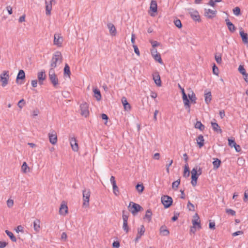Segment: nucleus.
Masks as SVG:
<instances>
[{
  "mask_svg": "<svg viewBox=\"0 0 248 248\" xmlns=\"http://www.w3.org/2000/svg\"><path fill=\"white\" fill-rule=\"evenodd\" d=\"M62 61V56L60 51H56L53 55L51 60V67L52 68L56 67L59 65Z\"/></svg>",
  "mask_w": 248,
  "mask_h": 248,
  "instance_id": "obj_1",
  "label": "nucleus"
},
{
  "mask_svg": "<svg viewBox=\"0 0 248 248\" xmlns=\"http://www.w3.org/2000/svg\"><path fill=\"white\" fill-rule=\"evenodd\" d=\"M63 38L60 33H55L54 35L53 45L58 47L62 46Z\"/></svg>",
  "mask_w": 248,
  "mask_h": 248,
  "instance_id": "obj_2",
  "label": "nucleus"
},
{
  "mask_svg": "<svg viewBox=\"0 0 248 248\" xmlns=\"http://www.w3.org/2000/svg\"><path fill=\"white\" fill-rule=\"evenodd\" d=\"M91 192L89 189H84L82 191L83 195V206L88 207L89 205V200L90 197Z\"/></svg>",
  "mask_w": 248,
  "mask_h": 248,
  "instance_id": "obj_3",
  "label": "nucleus"
},
{
  "mask_svg": "<svg viewBox=\"0 0 248 248\" xmlns=\"http://www.w3.org/2000/svg\"><path fill=\"white\" fill-rule=\"evenodd\" d=\"M188 11L189 14L194 21L198 22H201V17L198 11L193 8L188 9Z\"/></svg>",
  "mask_w": 248,
  "mask_h": 248,
  "instance_id": "obj_4",
  "label": "nucleus"
},
{
  "mask_svg": "<svg viewBox=\"0 0 248 248\" xmlns=\"http://www.w3.org/2000/svg\"><path fill=\"white\" fill-rule=\"evenodd\" d=\"M128 207L130 208V211L133 215H135L139 211L142 209V207L139 204L132 202H130Z\"/></svg>",
  "mask_w": 248,
  "mask_h": 248,
  "instance_id": "obj_5",
  "label": "nucleus"
},
{
  "mask_svg": "<svg viewBox=\"0 0 248 248\" xmlns=\"http://www.w3.org/2000/svg\"><path fill=\"white\" fill-rule=\"evenodd\" d=\"M161 202L166 208L170 206L172 203V199L170 196L164 195L161 198Z\"/></svg>",
  "mask_w": 248,
  "mask_h": 248,
  "instance_id": "obj_6",
  "label": "nucleus"
},
{
  "mask_svg": "<svg viewBox=\"0 0 248 248\" xmlns=\"http://www.w3.org/2000/svg\"><path fill=\"white\" fill-rule=\"evenodd\" d=\"M81 115L87 117L89 114V106L87 103L84 102L80 105Z\"/></svg>",
  "mask_w": 248,
  "mask_h": 248,
  "instance_id": "obj_7",
  "label": "nucleus"
},
{
  "mask_svg": "<svg viewBox=\"0 0 248 248\" xmlns=\"http://www.w3.org/2000/svg\"><path fill=\"white\" fill-rule=\"evenodd\" d=\"M55 3L54 0H50L49 2L45 1L46 14V16H50L51 15L52 4Z\"/></svg>",
  "mask_w": 248,
  "mask_h": 248,
  "instance_id": "obj_8",
  "label": "nucleus"
},
{
  "mask_svg": "<svg viewBox=\"0 0 248 248\" xmlns=\"http://www.w3.org/2000/svg\"><path fill=\"white\" fill-rule=\"evenodd\" d=\"M217 13V12L216 10H213L210 9H205L204 15L208 19H212L216 16Z\"/></svg>",
  "mask_w": 248,
  "mask_h": 248,
  "instance_id": "obj_9",
  "label": "nucleus"
},
{
  "mask_svg": "<svg viewBox=\"0 0 248 248\" xmlns=\"http://www.w3.org/2000/svg\"><path fill=\"white\" fill-rule=\"evenodd\" d=\"M157 5L156 1L155 0H152L150 6V15L152 16H155V13L157 12Z\"/></svg>",
  "mask_w": 248,
  "mask_h": 248,
  "instance_id": "obj_10",
  "label": "nucleus"
},
{
  "mask_svg": "<svg viewBox=\"0 0 248 248\" xmlns=\"http://www.w3.org/2000/svg\"><path fill=\"white\" fill-rule=\"evenodd\" d=\"M69 140L73 151L74 152L78 151V145L76 138L75 137H70Z\"/></svg>",
  "mask_w": 248,
  "mask_h": 248,
  "instance_id": "obj_11",
  "label": "nucleus"
},
{
  "mask_svg": "<svg viewBox=\"0 0 248 248\" xmlns=\"http://www.w3.org/2000/svg\"><path fill=\"white\" fill-rule=\"evenodd\" d=\"M191 183L193 186H195L197 185V180L199 177V175L197 174V170L196 169H192L191 171Z\"/></svg>",
  "mask_w": 248,
  "mask_h": 248,
  "instance_id": "obj_12",
  "label": "nucleus"
},
{
  "mask_svg": "<svg viewBox=\"0 0 248 248\" xmlns=\"http://www.w3.org/2000/svg\"><path fill=\"white\" fill-rule=\"evenodd\" d=\"M48 138L49 141L52 144L54 145L57 143V136L54 131H52L51 133H49Z\"/></svg>",
  "mask_w": 248,
  "mask_h": 248,
  "instance_id": "obj_13",
  "label": "nucleus"
},
{
  "mask_svg": "<svg viewBox=\"0 0 248 248\" xmlns=\"http://www.w3.org/2000/svg\"><path fill=\"white\" fill-rule=\"evenodd\" d=\"M145 229L143 225L140 226L138 229V233L135 238V241L138 242L141 237L144 234Z\"/></svg>",
  "mask_w": 248,
  "mask_h": 248,
  "instance_id": "obj_14",
  "label": "nucleus"
},
{
  "mask_svg": "<svg viewBox=\"0 0 248 248\" xmlns=\"http://www.w3.org/2000/svg\"><path fill=\"white\" fill-rule=\"evenodd\" d=\"M68 212V207L64 202H62L61 204L59 210L60 214L62 215H65Z\"/></svg>",
  "mask_w": 248,
  "mask_h": 248,
  "instance_id": "obj_15",
  "label": "nucleus"
},
{
  "mask_svg": "<svg viewBox=\"0 0 248 248\" xmlns=\"http://www.w3.org/2000/svg\"><path fill=\"white\" fill-rule=\"evenodd\" d=\"M107 27L109 30L110 34L112 36H116L117 31L114 25L111 23H109L107 24Z\"/></svg>",
  "mask_w": 248,
  "mask_h": 248,
  "instance_id": "obj_16",
  "label": "nucleus"
},
{
  "mask_svg": "<svg viewBox=\"0 0 248 248\" xmlns=\"http://www.w3.org/2000/svg\"><path fill=\"white\" fill-rule=\"evenodd\" d=\"M204 100L206 104H209L212 100V94L211 92L210 91H208L207 90H206L204 91Z\"/></svg>",
  "mask_w": 248,
  "mask_h": 248,
  "instance_id": "obj_17",
  "label": "nucleus"
},
{
  "mask_svg": "<svg viewBox=\"0 0 248 248\" xmlns=\"http://www.w3.org/2000/svg\"><path fill=\"white\" fill-rule=\"evenodd\" d=\"M240 35L242 38V42L247 45H248V35L247 33L244 32L242 29L240 30Z\"/></svg>",
  "mask_w": 248,
  "mask_h": 248,
  "instance_id": "obj_18",
  "label": "nucleus"
},
{
  "mask_svg": "<svg viewBox=\"0 0 248 248\" xmlns=\"http://www.w3.org/2000/svg\"><path fill=\"white\" fill-rule=\"evenodd\" d=\"M182 98L183 100V103L184 104V106L186 109H187V108H189L190 107L189 100L187 98V96L185 92L183 93V95H182Z\"/></svg>",
  "mask_w": 248,
  "mask_h": 248,
  "instance_id": "obj_19",
  "label": "nucleus"
},
{
  "mask_svg": "<svg viewBox=\"0 0 248 248\" xmlns=\"http://www.w3.org/2000/svg\"><path fill=\"white\" fill-rule=\"evenodd\" d=\"M121 101L124 109L127 111L129 110L131 108V107L130 105L128 103L126 98L125 97H123Z\"/></svg>",
  "mask_w": 248,
  "mask_h": 248,
  "instance_id": "obj_20",
  "label": "nucleus"
},
{
  "mask_svg": "<svg viewBox=\"0 0 248 248\" xmlns=\"http://www.w3.org/2000/svg\"><path fill=\"white\" fill-rule=\"evenodd\" d=\"M225 21L226 22V24L229 30L232 32H234L236 30V28L235 27L234 25L230 22L229 19H226Z\"/></svg>",
  "mask_w": 248,
  "mask_h": 248,
  "instance_id": "obj_21",
  "label": "nucleus"
},
{
  "mask_svg": "<svg viewBox=\"0 0 248 248\" xmlns=\"http://www.w3.org/2000/svg\"><path fill=\"white\" fill-rule=\"evenodd\" d=\"M211 124L212 127L214 131L219 133H222V130L217 123L212 122Z\"/></svg>",
  "mask_w": 248,
  "mask_h": 248,
  "instance_id": "obj_22",
  "label": "nucleus"
},
{
  "mask_svg": "<svg viewBox=\"0 0 248 248\" xmlns=\"http://www.w3.org/2000/svg\"><path fill=\"white\" fill-rule=\"evenodd\" d=\"M194 217H197V219H195L192 220V224L193 225V228H195L196 226H197L198 228H201V226L200 225V221L199 220V217L197 214H196L194 216Z\"/></svg>",
  "mask_w": 248,
  "mask_h": 248,
  "instance_id": "obj_23",
  "label": "nucleus"
},
{
  "mask_svg": "<svg viewBox=\"0 0 248 248\" xmlns=\"http://www.w3.org/2000/svg\"><path fill=\"white\" fill-rule=\"evenodd\" d=\"M196 141L200 148H202L204 145V138L202 135H199L196 139Z\"/></svg>",
  "mask_w": 248,
  "mask_h": 248,
  "instance_id": "obj_24",
  "label": "nucleus"
},
{
  "mask_svg": "<svg viewBox=\"0 0 248 248\" xmlns=\"http://www.w3.org/2000/svg\"><path fill=\"white\" fill-rule=\"evenodd\" d=\"M160 233L163 236H167L169 234V231L165 226H162L160 228Z\"/></svg>",
  "mask_w": 248,
  "mask_h": 248,
  "instance_id": "obj_25",
  "label": "nucleus"
},
{
  "mask_svg": "<svg viewBox=\"0 0 248 248\" xmlns=\"http://www.w3.org/2000/svg\"><path fill=\"white\" fill-rule=\"evenodd\" d=\"M213 159V165L214 169H217L220 166L221 161L217 158H214Z\"/></svg>",
  "mask_w": 248,
  "mask_h": 248,
  "instance_id": "obj_26",
  "label": "nucleus"
},
{
  "mask_svg": "<svg viewBox=\"0 0 248 248\" xmlns=\"http://www.w3.org/2000/svg\"><path fill=\"white\" fill-rule=\"evenodd\" d=\"M40 220L36 219L33 221V228L35 232H38L40 230Z\"/></svg>",
  "mask_w": 248,
  "mask_h": 248,
  "instance_id": "obj_27",
  "label": "nucleus"
},
{
  "mask_svg": "<svg viewBox=\"0 0 248 248\" xmlns=\"http://www.w3.org/2000/svg\"><path fill=\"white\" fill-rule=\"evenodd\" d=\"M71 72L69 65L66 63L64 68V76L67 77H70Z\"/></svg>",
  "mask_w": 248,
  "mask_h": 248,
  "instance_id": "obj_28",
  "label": "nucleus"
},
{
  "mask_svg": "<svg viewBox=\"0 0 248 248\" xmlns=\"http://www.w3.org/2000/svg\"><path fill=\"white\" fill-rule=\"evenodd\" d=\"M195 127L202 131H203L205 129V126L200 121H197L195 124Z\"/></svg>",
  "mask_w": 248,
  "mask_h": 248,
  "instance_id": "obj_29",
  "label": "nucleus"
},
{
  "mask_svg": "<svg viewBox=\"0 0 248 248\" xmlns=\"http://www.w3.org/2000/svg\"><path fill=\"white\" fill-rule=\"evenodd\" d=\"M93 92L94 94V97L97 100H100L101 98V95L100 91L97 89L94 88L93 90Z\"/></svg>",
  "mask_w": 248,
  "mask_h": 248,
  "instance_id": "obj_30",
  "label": "nucleus"
},
{
  "mask_svg": "<svg viewBox=\"0 0 248 248\" xmlns=\"http://www.w3.org/2000/svg\"><path fill=\"white\" fill-rule=\"evenodd\" d=\"M190 171L189 170V167L188 164L186 163L185 166L184 171L183 173V176L185 177H187L189 176Z\"/></svg>",
  "mask_w": 248,
  "mask_h": 248,
  "instance_id": "obj_31",
  "label": "nucleus"
},
{
  "mask_svg": "<svg viewBox=\"0 0 248 248\" xmlns=\"http://www.w3.org/2000/svg\"><path fill=\"white\" fill-rule=\"evenodd\" d=\"M152 216V212L150 209H148L146 211L145 215L144 216V218L147 219L148 221L149 222L151 220Z\"/></svg>",
  "mask_w": 248,
  "mask_h": 248,
  "instance_id": "obj_32",
  "label": "nucleus"
},
{
  "mask_svg": "<svg viewBox=\"0 0 248 248\" xmlns=\"http://www.w3.org/2000/svg\"><path fill=\"white\" fill-rule=\"evenodd\" d=\"M155 60L157 62H158L160 64H163V62L162 60L160 54L159 53H158L157 54L155 55L152 56Z\"/></svg>",
  "mask_w": 248,
  "mask_h": 248,
  "instance_id": "obj_33",
  "label": "nucleus"
},
{
  "mask_svg": "<svg viewBox=\"0 0 248 248\" xmlns=\"http://www.w3.org/2000/svg\"><path fill=\"white\" fill-rule=\"evenodd\" d=\"M5 233L10 237V238L13 242L16 241V238L11 232H10L8 230H6Z\"/></svg>",
  "mask_w": 248,
  "mask_h": 248,
  "instance_id": "obj_34",
  "label": "nucleus"
},
{
  "mask_svg": "<svg viewBox=\"0 0 248 248\" xmlns=\"http://www.w3.org/2000/svg\"><path fill=\"white\" fill-rule=\"evenodd\" d=\"M21 170L24 173H26L28 171H29L30 168L28 166L26 162H24L21 167Z\"/></svg>",
  "mask_w": 248,
  "mask_h": 248,
  "instance_id": "obj_35",
  "label": "nucleus"
},
{
  "mask_svg": "<svg viewBox=\"0 0 248 248\" xmlns=\"http://www.w3.org/2000/svg\"><path fill=\"white\" fill-rule=\"evenodd\" d=\"M188 97L191 102H193L194 103H196V101L197 100V97L196 96L195 94L192 92L191 94H188Z\"/></svg>",
  "mask_w": 248,
  "mask_h": 248,
  "instance_id": "obj_36",
  "label": "nucleus"
},
{
  "mask_svg": "<svg viewBox=\"0 0 248 248\" xmlns=\"http://www.w3.org/2000/svg\"><path fill=\"white\" fill-rule=\"evenodd\" d=\"M239 72L242 74L243 76L247 77L246 74V70L243 65H239L238 67Z\"/></svg>",
  "mask_w": 248,
  "mask_h": 248,
  "instance_id": "obj_37",
  "label": "nucleus"
},
{
  "mask_svg": "<svg viewBox=\"0 0 248 248\" xmlns=\"http://www.w3.org/2000/svg\"><path fill=\"white\" fill-rule=\"evenodd\" d=\"M180 183V179H178L174 182H173L172 184V187L173 189L176 190L178 187Z\"/></svg>",
  "mask_w": 248,
  "mask_h": 248,
  "instance_id": "obj_38",
  "label": "nucleus"
},
{
  "mask_svg": "<svg viewBox=\"0 0 248 248\" xmlns=\"http://www.w3.org/2000/svg\"><path fill=\"white\" fill-rule=\"evenodd\" d=\"M11 76V75H10L9 71L5 70L0 75V78H6Z\"/></svg>",
  "mask_w": 248,
  "mask_h": 248,
  "instance_id": "obj_39",
  "label": "nucleus"
},
{
  "mask_svg": "<svg viewBox=\"0 0 248 248\" xmlns=\"http://www.w3.org/2000/svg\"><path fill=\"white\" fill-rule=\"evenodd\" d=\"M144 187L142 184H138L136 186V189L138 192L141 193L144 190Z\"/></svg>",
  "mask_w": 248,
  "mask_h": 248,
  "instance_id": "obj_40",
  "label": "nucleus"
},
{
  "mask_svg": "<svg viewBox=\"0 0 248 248\" xmlns=\"http://www.w3.org/2000/svg\"><path fill=\"white\" fill-rule=\"evenodd\" d=\"M173 22H174V25L179 29H181L182 28V25L180 20H179V19L174 20Z\"/></svg>",
  "mask_w": 248,
  "mask_h": 248,
  "instance_id": "obj_41",
  "label": "nucleus"
},
{
  "mask_svg": "<svg viewBox=\"0 0 248 248\" xmlns=\"http://www.w3.org/2000/svg\"><path fill=\"white\" fill-rule=\"evenodd\" d=\"M112 187H113V191L114 194L115 195L117 196L119 193V188H118V186H117L116 184L113 185Z\"/></svg>",
  "mask_w": 248,
  "mask_h": 248,
  "instance_id": "obj_42",
  "label": "nucleus"
},
{
  "mask_svg": "<svg viewBox=\"0 0 248 248\" xmlns=\"http://www.w3.org/2000/svg\"><path fill=\"white\" fill-rule=\"evenodd\" d=\"M123 229L126 233L129 231V228L127 225V221H123Z\"/></svg>",
  "mask_w": 248,
  "mask_h": 248,
  "instance_id": "obj_43",
  "label": "nucleus"
},
{
  "mask_svg": "<svg viewBox=\"0 0 248 248\" xmlns=\"http://www.w3.org/2000/svg\"><path fill=\"white\" fill-rule=\"evenodd\" d=\"M222 0H210L209 1L208 4L212 7H215L216 2H221Z\"/></svg>",
  "mask_w": 248,
  "mask_h": 248,
  "instance_id": "obj_44",
  "label": "nucleus"
},
{
  "mask_svg": "<svg viewBox=\"0 0 248 248\" xmlns=\"http://www.w3.org/2000/svg\"><path fill=\"white\" fill-rule=\"evenodd\" d=\"M233 13L235 16H239L241 14L240 9L238 7H236L233 9Z\"/></svg>",
  "mask_w": 248,
  "mask_h": 248,
  "instance_id": "obj_45",
  "label": "nucleus"
},
{
  "mask_svg": "<svg viewBox=\"0 0 248 248\" xmlns=\"http://www.w3.org/2000/svg\"><path fill=\"white\" fill-rule=\"evenodd\" d=\"M25 101L22 99L18 102L17 106L19 108H22L25 106Z\"/></svg>",
  "mask_w": 248,
  "mask_h": 248,
  "instance_id": "obj_46",
  "label": "nucleus"
},
{
  "mask_svg": "<svg viewBox=\"0 0 248 248\" xmlns=\"http://www.w3.org/2000/svg\"><path fill=\"white\" fill-rule=\"evenodd\" d=\"M187 207L189 211H194L195 210L194 205L192 203H191L190 201L188 202Z\"/></svg>",
  "mask_w": 248,
  "mask_h": 248,
  "instance_id": "obj_47",
  "label": "nucleus"
},
{
  "mask_svg": "<svg viewBox=\"0 0 248 248\" xmlns=\"http://www.w3.org/2000/svg\"><path fill=\"white\" fill-rule=\"evenodd\" d=\"M150 42L153 48H155L160 45V43L156 41L150 40Z\"/></svg>",
  "mask_w": 248,
  "mask_h": 248,
  "instance_id": "obj_48",
  "label": "nucleus"
},
{
  "mask_svg": "<svg viewBox=\"0 0 248 248\" xmlns=\"http://www.w3.org/2000/svg\"><path fill=\"white\" fill-rule=\"evenodd\" d=\"M236 144L234 140L231 139H228V144L230 147H233Z\"/></svg>",
  "mask_w": 248,
  "mask_h": 248,
  "instance_id": "obj_49",
  "label": "nucleus"
},
{
  "mask_svg": "<svg viewBox=\"0 0 248 248\" xmlns=\"http://www.w3.org/2000/svg\"><path fill=\"white\" fill-rule=\"evenodd\" d=\"M0 81L2 83V87H5L8 83V78H0Z\"/></svg>",
  "mask_w": 248,
  "mask_h": 248,
  "instance_id": "obj_50",
  "label": "nucleus"
},
{
  "mask_svg": "<svg viewBox=\"0 0 248 248\" xmlns=\"http://www.w3.org/2000/svg\"><path fill=\"white\" fill-rule=\"evenodd\" d=\"M215 60L217 63H221L222 62L221 56L220 54L215 55Z\"/></svg>",
  "mask_w": 248,
  "mask_h": 248,
  "instance_id": "obj_51",
  "label": "nucleus"
},
{
  "mask_svg": "<svg viewBox=\"0 0 248 248\" xmlns=\"http://www.w3.org/2000/svg\"><path fill=\"white\" fill-rule=\"evenodd\" d=\"M25 72L23 70H20L16 78H25Z\"/></svg>",
  "mask_w": 248,
  "mask_h": 248,
  "instance_id": "obj_52",
  "label": "nucleus"
},
{
  "mask_svg": "<svg viewBox=\"0 0 248 248\" xmlns=\"http://www.w3.org/2000/svg\"><path fill=\"white\" fill-rule=\"evenodd\" d=\"M226 212L228 214H230L232 216H235V214H236V212L235 211L231 209H227L226 210Z\"/></svg>",
  "mask_w": 248,
  "mask_h": 248,
  "instance_id": "obj_53",
  "label": "nucleus"
},
{
  "mask_svg": "<svg viewBox=\"0 0 248 248\" xmlns=\"http://www.w3.org/2000/svg\"><path fill=\"white\" fill-rule=\"evenodd\" d=\"M153 79L154 80L155 83L157 86L160 87L161 86V78H153Z\"/></svg>",
  "mask_w": 248,
  "mask_h": 248,
  "instance_id": "obj_54",
  "label": "nucleus"
},
{
  "mask_svg": "<svg viewBox=\"0 0 248 248\" xmlns=\"http://www.w3.org/2000/svg\"><path fill=\"white\" fill-rule=\"evenodd\" d=\"M133 47L134 48L135 53L138 56H140V50H139L138 46L136 45H133Z\"/></svg>",
  "mask_w": 248,
  "mask_h": 248,
  "instance_id": "obj_55",
  "label": "nucleus"
},
{
  "mask_svg": "<svg viewBox=\"0 0 248 248\" xmlns=\"http://www.w3.org/2000/svg\"><path fill=\"white\" fill-rule=\"evenodd\" d=\"M46 76L45 72L44 70H41L39 72L37 75V78H43Z\"/></svg>",
  "mask_w": 248,
  "mask_h": 248,
  "instance_id": "obj_56",
  "label": "nucleus"
},
{
  "mask_svg": "<svg viewBox=\"0 0 248 248\" xmlns=\"http://www.w3.org/2000/svg\"><path fill=\"white\" fill-rule=\"evenodd\" d=\"M128 218V213L127 214H125V211H123V221H127Z\"/></svg>",
  "mask_w": 248,
  "mask_h": 248,
  "instance_id": "obj_57",
  "label": "nucleus"
},
{
  "mask_svg": "<svg viewBox=\"0 0 248 248\" xmlns=\"http://www.w3.org/2000/svg\"><path fill=\"white\" fill-rule=\"evenodd\" d=\"M16 82L18 84H22L25 82V78H16Z\"/></svg>",
  "mask_w": 248,
  "mask_h": 248,
  "instance_id": "obj_58",
  "label": "nucleus"
},
{
  "mask_svg": "<svg viewBox=\"0 0 248 248\" xmlns=\"http://www.w3.org/2000/svg\"><path fill=\"white\" fill-rule=\"evenodd\" d=\"M7 204L8 207H11L14 205V201L12 200L9 199L7 201Z\"/></svg>",
  "mask_w": 248,
  "mask_h": 248,
  "instance_id": "obj_59",
  "label": "nucleus"
},
{
  "mask_svg": "<svg viewBox=\"0 0 248 248\" xmlns=\"http://www.w3.org/2000/svg\"><path fill=\"white\" fill-rule=\"evenodd\" d=\"M51 82L54 86H56L58 84V78H50Z\"/></svg>",
  "mask_w": 248,
  "mask_h": 248,
  "instance_id": "obj_60",
  "label": "nucleus"
},
{
  "mask_svg": "<svg viewBox=\"0 0 248 248\" xmlns=\"http://www.w3.org/2000/svg\"><path fill=\"white\" fill-rule=\"evenodd\" d=\"M53 69L54 68H51L49 72V75L50 78H55L56 77Z\"/></svg>",
  "mask_w": 248,
  "mask_h": 248,
  "instance_id": "obj_61",
  "label": "nucleus"
},
{
  "mask_svg": "<svg viewBox=\"0 0 248 248\" xmlns=\"http://www.w3.org/2000/svg\"><path fill=\"white\" fill-rule=\"evenodd\" d=\"M16 232L17 233H18L19 232L23 233L24 232L23 227L21 225L18 226L16 229Z\"/></svg>",
  "mask_w": 248,
  "mask_h": 248,
  "instance_id": "obj_62",
  "label": "nucleus"
},
{
  "mask_svg": "<svg viewBox=\"0 0 248 248\" xmlns=\"http://www.w3.org/2000/svg\"><path fill=\"white\" fill-rule=\"evenodd\" d=\"M112 247L114 248H119L120 247V243L119 241H114L112 243Z\"/></svg>",
  "mask_w": 248,
  "mask_h": 248,
  "instance_id": "obj_63",
  "label": "nucleus"
},
{
  "mask_svg": "<svg viewBox=\"0 0 248 248\" xmlns=\"http://www.w3.org/2000/svg\"><path fill=\"white\" fill-rule=\"evenodd\" d=\"M151 55L152 56H154L155 55H156V54H157L158 53H159L158 52H157V50L156 48H153L152 49H151Z\"/></svg>",
  "mask_w": 248,
  "mask_h": 248,
  "instance_id": "obj_64",
  "label": "nucleus"
}]
</instances>
